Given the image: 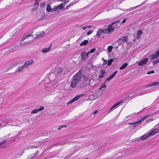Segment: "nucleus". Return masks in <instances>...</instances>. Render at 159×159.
Here are the masks:
<instances>
[{"instance_id":"13d9d810","label":"nucleus","mask_w":159,"mask_h":159,"mask_svg":"<svg viewBox=\"0 0 159 159\" xmlns=\"http://www.w3.org/2000/svg\"><path fill=\"white\" fill-rule=\"evenodd\" d=\"M59 144H60V143H55L53 144V145L54 146H57L58 145H59Z\"/></svg>"},{"instance_id":"20e7f679","label":"nucleus","mask_w":159,"mask_h":159,"mask_svg":"<svg viewBox=\"0 0 159 159\" xmlns=\"http://www.w3.org/2000/svg\"><path fill=\"white\" fill-rule=\"evenodd\" d=\"M81 95H77L74 98H73L71 100H70L67 103V105H68L72 103L73 102L77 100H78L80 97H81Z\"/></svg>"},{"instance_id":"a19ab883","label":"nucleus","mask_w":159,"mask_h":159,"mask_svg":"<svg viewBox=\"0 0 159 159\" xmlns=\"http://www.w3.org/2000/svg\"><path fill=\"white\" fill-rule=\"evenodd\" d=\"M66 126H67L66 125H61V126H59V127L57 129L60 130L62 128H63V127H66Z\"/></svg>"},{"instance_id":"a211bd4d","label":"nucleus","mask_w":159,"mask_h":159,"mask_svg":"<svg viewBox=\"0 0 159 159\" xmlns=\"http://www.w3.org/2000/svg\"><path fill=\"white\" fill-rule=\"evenodd\" d=\"M105 34L104 33V29H99L97 32L96 35L97 36L100 37L102 34Z\"/></svg>"},{"instance_id":"c85d7f7f","label":"nucleus","mask_w":159,"mask_h":159,"mask_svg":"<svg viewBox=\"0 0 159 159\" xmlns=\"http://www.w3.org/2000/svg\"><path fill=\"white\" fill-rule=\"evenodd\" d=\"M113 48V47L112 46H109L107 48L108 52L110 53L111 52V51Z\"/></svg>"},{"instance_id":"ddd939ff","label":"nucleus","mask_w":159,"mask_h":159,"mask_svg":"<svg viewBox=\"0 0 159 159\" xmlns=\"http://www.w3.org/2000/svg\"><path fill=\"white\" fill-rule=\"evenodd\" d=\"M140 123L139 122V121L138 120L134 122L129 123H128V124L129 125H132V126L133 127H135L137 126Z\"/></svg>"},{"instance_id":"680f3d73","label":"nucleus","mask_w":159,"mask_h":159,"mask_svg":"<svg viewBox=\"0 0 159 159\" xmlns=\"http://www.w3.org/2000/svg\"><path fill=\"white\" fill-rule=\"evenodd\" d=\"M126 19H124L122 21V23H124L126 21Z\"/></svg>"},{"instance_id":"f704fd0d","label":"nucleus","mask_w":159,"mask_h":159,"mask_svg":"<svg viewBox=\"0 0 159 159\" xmlns=\"http://www.w3.org/2000/svg\"><path fill=\"white\" fill-rule=\"evenodd\" d=\"M106 85L105 84V82L102 84L101 86L100 87V88H99V90H101V89H102L103 88H106Z\"/></svg>"},{"instance_id":"4468645a","label":"nucleus","mask_w":159,"mask_h":159,"mask_svg":"<svg viewBox=\"0 0 159 159\" xmlns=\"http://www.w3.org/2000/svg\"><path fill=\"white\" fill-rule=\"evenodd\" d=\"M62 69L61 68H59L57 69L55 71L54 73L55 74L58 75H60L61 74Z\"/></svg>"},{"instance_id":"bf43d9fd","label":"nucleus","mask_w":159,"mask_h":159,"mask_svg":"<svg viewBox=\"0 0 159 159\" xmlns=\"http://www.w3.org/2000/svg\"><path fill=\"white\" fill-rule=\"evenodd\" d=\"M26 39L25 38V37H24V38H23L21 40L20 42H21L22 41H24V40Z\"/></svg>"},{"instance_id":"603ef678","label":"nucleus","mask_w":159,"mask_h":159,"mask_svg":"<svg viewBox=\"0 0 159 159\" xmlns=\"http://www.w3.org/2000/svg\"><path fill=\"white\" fill-rule=\"evenodd\" d=\"M107 61L106 60L103 59V64H106L107 63Z\"/></svg>"},{"instance_id":"6ab92c4d","label":"nucleus","mask_w":159,"mask_h":159,"mask_svg":"<svg viewBox=\"0 0 159 159\" xmlns=\"http://www.w3.org/2000/svg\"><path fill=\"white\" fill-rule=\"evenodd\" d=\"M51 46H50L48 47L47 48H45L43 49L42 50V51L43 53H45L48 52L51 49Z\"/></svg>"},{"instance_id":"09e8293b","label":"nucleus","mask_w":159,"mask_h":159,"mask_svg":"<svg viewBox=\"0 0 159 159\" xmlns=\"http://www.w3.org/2000/svg\"><path fill=\"white\" fill-rule=\"evenodd\" d=\"M46 5V3H42L40 4V6L41 7H43Z\"/></svg>"},{"instance_id":"7ed1b4c3","label":"nucleus","mask_w":159,"mask_h":159,"mask_svg":"<svg viewBox=\"0 0 159 159\" xmlns=\"http://www.w3.org/2000/svg\"><path fill=\"white\" fill-rule=\"evenodd\" d=\"M88 53L86 52H82L81 53V56L82 60L84 61H85L88 58Z\"/></svg>"},{"instance_id":"338daca9","label":"nucleus","mask_w":159,"mask_h":159,"mask_svg":"<svg viewBox=\"0 0 159 159\" xmlns=\"http://www.w3.org/2000/svg\"><path fill=\"white\" fill-rule=\"evenodd\" d=\"M59 1H61V2H64L66 1V2H66V0H59Z\"/></svg>"},{"instance_id":"9b49d317","label":"nucleus","mask_w":159,"mask_h":159,"mask_svg":"<svg viewBox=\"0 0 159 159\" xmlns=\"http://www.w3.org/2000/svg\"><path fill=\"white\" fill-rule=\"evenodd\" d=\"M117 72V71H115L112 75L106 79L105 81H108L112 79L115 76Z\"/></svg>"},{"instance_id":"e433bc0d","label":"nucleus","mask_w":159,"mask_h":159,"mask_svg":"<svg viewBox=\"0 0 159 159\" xmlns=\"http://www.w3.org/2000/svg\"><path fill=\"white\" fill-rule=\"evenodd\" d=\"M95 50H96L95 48H93L90 50L89 52H88V53L89 54V53H92L95 51Z\"/></svg>"},{"instance_id":"1a4fd4ad","label":"nucleus","mask_w":159,"mask_h":159,"mask_svg":"<svg viewBox=\"0 0 159 159\" xmlns=\"http://www.w3.org/2000/svg\"><path fill=\"white\" fill-rule=\"evenodd\" d=\"M159 132V129L158 128H156L152 130L151 132L149 133L150 136L154 135Z\"/></svg>"},{"instance_id":"2eb2a0df","label":"nucleus","mask_w":159,"mask_h":159,"mask_svg":"<svg viewBox=\"0 0 159 159\" xmlns=\"http://www.w3.org/2000/svg\"><path fill=\"white\" fill-rule=\"evenodd\" d=\"M8 121L6 120H2L0 122V128L5 126L8 123Z\"/></svg>"},{"instance_id":"f257e3e1","label":"nucleus","mask_w":159,"mask_h":159,"mask_svg":"<svg viewBox=\"0 0 159 159\" xmlns=\"http://www.w3.org/2000/svg\"><path fill=\"white\" fill-rule=\"evenodd\" d=\"M82 74L83 70L80 69L73 76L70 82L71 87L75 88L76 87L81 79Z\"/></svg>"},{"instance_id":"4be33fe9","label":"nucleus","mask_w":159,"mask_h":159,"mask_svg":"<svg viewBox=\"0 0 159 159\" xmlns=\"http://www.w3.org/2000/svg\"><path fill=\"white\" fill-rule=\"evenodd\" d=\"M143 34V31L142 30H139L137 33V37L136 39H139L140 35Z\"/></svg>"},{"instance_id":"0eeeda50","label":"nucleus","mask_w":159,"mask_h":159,"mask_svg":"<svg viewBox=\"0 0 159 159\" xmlns=\"http://www.w3.org/2000/svg\"><path fill=\"white\" fill-rule=\"evenodd\" d=\"M148 59V58H145L141 60L137 64L140 66H142L146 64Z\"/></svg>"},{"instance_id":"49530a36","label":"nucleus","mask_w":159,"mask_h":159,"mask_svg":"<svg viewBox=\"0 0 159 159\" xmlns=\"http://www.w3.org/2000/svg\"><path fill=\"white\" fill-rule=\"evenodd\" d=\"M154 73V71L153 70L147 72V74H153Z\"/></svg>"},{"instance_id":"052dcab7","label":"nucleus","mask_w":159,"mask_h":159,"mask_svg":"<svg viewBox=\"0 0 159 159\" xmlns=\"http://www.w3.org/2000/svg\"><path fill=\"white\" fill-rule=\"evenodd\" d=\"M39 152L38 150L36 151L35 152V155L36 156L38 154Z\"/></svg>"},{"instance_id":"c756f323","label":"nucleus","mask_w":159,"mask_h":159,"mask_svg":"<svg viewBox=\"0 0 159 159\" xmlns=\"http://www.w3.org/2000/svg\"><path fill=\"white\" fill-rule=\"evenodd\" d=\"M51 9V7L50 5L49 4H47V8H46L47 11L48 12H50Z\"/></svg>"},{"instance_id":"7c9ffc66","label":"nucleus","mask_w":159,"mask_h":159,"mask_svg":"<svg viewBox=\"0 0 159 159\" xmlns=\"http://www.w3.org/2000/svg\"><path fill=\"white\" fill-rule=\"evenodd\" d=\"M38 146H30L29 147L27 148H26L25 149V150H26L27 149H32L33 148H37Z\"/></svg>"},{"instance_id":"72a5a7b5","label":"nucleus","mask_w":159,"mask_h":159,"mask_svg":"<svg viewBox=\"0 0 159 159\" xmlns=\"http://www.w3.org/2000/svg\"><path fill=\"white\" fill-rule=\"evenodd\" d=\"M34 7L32 9V11L36 10L37 9H38V7H39V5H38V6H37L36 5H35V4H34Z\"/></svg>"},{"instance_id":"473e14b6","label":"nucleus","mask_w":159,"mask_h":159,"mask_svg":"<svg viewBox=\"0 0 159 159\" xmlns=\"http://www.w3.org/2000/svg\"><path fill=\"white\" fill-rule=\"evenodd\" d=\"M19 138V136L18 135H16L15 137H13V138L11 139V140L12 141H15L16 140V139H18Z\"/></svg>"},{"instance_id":"de8ad7c7","label":"nucleus","mask_w":159,"mask_h":159,"mask_svg":"<svg viewBox=\"0 0 159 159\" xmlns=\"http://www.w3.org/2000/svg\"><path fill=\"white\" fill-rule=\"evenodd\" d=\"M93 32V30H89L87 33L88 35H89Z\"/></svg>"},{"instance_id":"c03bdc74","label":"nucleus","mask_w":159,"mask_h":159,"mask_svg":"<svg viewBox=\"0 0 159 159\" xmlns=\"http://www.w3.org/2000/svg\"><path fill=\"white\" fill-rule=\"evenodd\" d=\"M146 117H145V116H143L142 118H141V120H139V122H140V123H141V122H142L144 120H145V119H146Z\"/></svg>"},{"instance_id":"a878e982","label":"nucleus","mask_w":159,"mask_h":159,"mask_svg":"<svg viewBox=\"0 0 159 159\" xmlns=\"http://www.w3.org/2000/svg\"><path fill=\"white\" fill-rule=\"evenodd\" d=\"M24 153V150H23L21 151L20 153H17L16 156V157H19L22 155V154Z\"/></svg>"},{"instance_id":"6e6d98bb","label":"nucleus","mask_w":159,"mask_h":159,"mask_svg":"<svg viewBox=\"0 0 159 159\" xmlns=\"http://www.w3.org/2000/svg\"><path fill=\"white\" fill-rule=\"evenodd\" d=\"M99 78H102L104 77V75L101 74L99 75Z\"/></svg>"},{"instance_id":"79ce46f5","label":"nucleus","mask_w":159,"mask_h":159,"mask_svg":"<svg viewBox=\"0 0 159 159\" xmlns=\"http://www.w3.org/2000/svg\"><path fill=\"white\" fill-rule=\"evenodd\" d=\"M40 0H35L34 4L36 5L37 6H38V5H39V2L40 1Z\"/></svg>"},{"instance_id":"6e6552de","label":"nucleus","mask_w":159,"mask_h":159,"mask_svg":"<svg viewBox=\"0 0 159 159\" xmlns=\"http://www.w3.org/2000/svg\"><path fill=\"white\" fill-rule=\"evenodd\" d=\"M159 56V55L156 52L155 54H152L149 56V58L150 60H153L157 58Z\"/></svg>"},{"instance_id":"774afa93","label":"nucleus","mask_w":159,"mask_h":159,"mask_svg":"<svg viewBox=\"0 0 159 159\" xmlns=\"http://www.w3.org/2000/svg\"><path fill=\"white\" fill-rule=\"evenodd\" d=\"M144 116H145V117H146V118H147L149 116V115H147Z\"/></svg>"},{"instance_id":"b1692460","label":"nucleus","mask_w":159,"mask_h":159,"mask_svg":"<svg viewBox=\"0 0 159 159\" xmlns=\"http://www.w3.org/2000/svg\"><path fill=\"white\" fill-rule=\"evenodd\" d=\"M88 40H85L80 43V45L81 46L86 45L88 44Z\"/></svg>"},{"instance_id":"9d476101","label":"nucleus","mask_w":159,"mask_h":159,"mask_svg":"<svg viewBox=\"0 0 159 159\" xmlns=\"http://www.w3.org/2000/svg\"><path fill=\"white\" fill-rule=\"evenodd\" d=\"M150 137L149 134H145L140 137V140H144L149 138Z\"/></svg>"},{"instance_id":"412c9836","label":"nucleus","mask_w":159,"mask_h":159,"mask_svg":"<svg viewBox=\"0 0 159 159\" xmlns=\"http://www.w3.org/2000/svg\"><path fill=\"white\" fill-rule=\"evenodd\" d=\"M45 35V33L43 31H42L40 32V33L37 35V36L36 37H34V38L36 39L38 38H40L43 36Z\"/></svg>"},{"instance_id":"864d4df0","label":"nucleus","mask_w":159,"mask_h":159,"mask_svg":"<svg viewBox=\"0 0 159 159\" xmlns=\"http://www.w3.org/2000/svg\"><path fill=\"white\" fill-rule=\"evenodd\" d=\"M3 100V99L2 98L0 97V104H1L2 103Z\"/></svg>"},{"instance_id":"c9c22d12","label":"nucleus","mask_w":159,"mask_h":159,"mask_svg":"<svg viewBox=\"0 0 159 159\" xmlns=\"http://www.w3.org/2000/svg\"><path fill=\"white\" fill-rule=\"evenodd\" d=\"M158 63H159V61L157 59V60L153 61V66H154Z\"/></svg>"},{"instance_id":"cd10ccee","label":"nucleus","mask_w":159,"mask_h":159,"mask_svg":"<svg viewBox=\"0 0 159 159\" xmlns=\"http://www.w3.org/2000/svg\"><path fill=\"white\" fill-rule=\"evenodd\" d=\"M144 3V2H143L140 5H138V6H136L135 7H132L128 9L127 10L130 11L131 10H133L134 9L136 8H137L139 7V6H141V5H143Z\"/></svg>"},{"instance_id":"58836bf2","label":"nucleus","mask_w":159,"mask_h":159,"mask_svg":"<svg viewBox=\"0 0 159 159\" xmlns=\"http://www.w3.org/2000/svg\"><path fill=\"white\" fill-rule=\"evenodd\" d=\"M28 42H25L24 43H23L22 42H20V44L21 46H24L25 45H27V44L28 43Z\"/></svg>"},{"instance_id":"393cba45","label":"nucleus","mask_w":159,"mask_h":159,"mask_svg":"<svg viewBox=\"0 0 159 159\" xmlns=\"http://www.w3.org/2000/svg\"><path fill=\"white\" fill-rule=\"evenodd\" d=\"M128 65V64L126 63H125L123 64L119 68L120 70H122L125 69Z\"/></svg>"},{"instance_id":"0e129e2a","label":"nucleus","mask_w":159,"mask_h":159,"mask_svg":"<svg viewBox=\"0 0 159 159\" xmlns=\"http://www.w3.org/2000/svg\"><path fill=\"white\" fill-rule=\"evenodd\" d=\"M87 28V27L85 26V27H83L82 28V29L83 30H85Z\"/></svg>"},{"instance_id":"4c0bfd02","label":"nucleus","mask_w":159,"mask_h":159,"mask_svg":"<svg viewBox=\"0 0 159 159\" xmlns=\"http://www.w3.org/2000/svg\"><path fill=\"white\" fill-rule=\"evenodd\" d=\"M56 10H57V8L56 7H54L53 8H51L50 12H52L54 11H56Z\"/></svg>"},{"instance_id":"ea45409f","label":"nucleus","mask_w":159,"mask_h":159,"mask_svg":"<svg viewBox=\"0 0 159 159\" xmlns=\"http://www.w3.org/2000/svg\"><path fill=\"white\" fill-rule=\"evenodd\" d=\"M101 74L104 75L105 73V71L104 69H102L100 70Z\"/></svg>"},{"instance_id":"f8f14e48","label":"nucleus","mask_w":159,"mask_h":159,"mask_svg":"<svg viewBox=\"0 0 159 159\" xmlns=\"http://www.w3.org/2000/svg\"><path fill=\"white\" fill-rule=\"evenodd\" d=\"M34 62V61L33 60H30L26 61L24 64V66L25 67H26L28 66L31 65Z\"/></svg>"},{"instance_id":"69168bd1","label":"nucleus","mask_w":159,"mask_h":159,"mask_svg":"<svg viewBox=\"0 0 159 159\" xmlns=\"http://www.w3.org/2000/svg\"><path fill=\"white\" fill-rule=\"evenodd\" d=\"M156 52L159 55V48L157 50V51Z\"/></svg>"},{"instance_id":"aec40b11","label":"nucleus","mask_w":159,"mask_h":159,"mask_svg":"<svg viewBox=\"0 0 159 159\" xmlns=\"http://www.w3.org/2000/svg\"><path fill=\"white\" fill-rule=\"evenodd\" d=\"M123 100H121L117 103H116L115 105H114L111 107V109H113L116 106H118V105L122 103L123 102Z\"/></svg>"},{"instance_id":"8fccbe9b","label":"nucleus","mask_w":159,"mask_h":159,"mask_svg":"<svg viewBox=\"0 0 159 159\" xmlns=\"http://www.w3.org/2000/svg\"><path fill=\"white\" fill-rule=\"evenodd\" d=\"M31 36H32V35L31 34H28V35L25 36V38L27 39H28L29 37Z\"/></svg>"},{"instance_id":"3c124183","label":"nucleus","mask_w":159,"mask_h":159,"mask_svg":"<svg viewBox=\"0 0 159 159\" xmlns=\"http://www.w3.org/2000/svg\"><path fill=\"white\" fill-rule=\"evenodd\" d=\"M31 36H32V35L31 34H28V35L25 36V38L27 39H28L29 37Z\"/></svg>"},{"instance_id":"39448f33","label":"nucleus","mask_w":159,"mask_h":159,"mask_svg":"<svg viewBox=\"0 0 159 159\" xmlns=\"http://www.w3.org/2000/svg\"><path fill=\"white\" fill-rule=\"evenodd\" d=\"M116 27H111L108 28L107 29H104V33L105 34H107L113 32L115 28H116L118 27V26H117V24H116Z\"/></svg>"},{"instance_id":"5701e85b","label":"nucleus","mask_w":159,"mask_h":159,"mask_svg":"<svg viewBox=\"0 0 159 159\" xmlns=\"http://www.w3.org/2000/svg\"><path fill=\"white\" fill-rule=\"evenodd\" d=\"M159 85V81L156 82H154L152 83V84H151L148 85L147 86H145V87H148L150 86H156Z\"/></svg>"},{"instance_id":"2f4dec72","label":"nucleus","mask_w":159,"mask_h":159,"mask_svg":"<svg viewBox=\"0 0 159 159\" xmlns=\"http://www.w3.org/2000/svg\"><path fill=\"white\" fill-rule=\"evenodd\" d=\"M113 59H111L110 60H108L107 62V65L108 66H110L111 65L113 61Z\"/></svg>"},{"instance_id":"a18cd8bd","label":"nucleus","mask_w":159,"mask_h":159,"mask_svg":"<svg viewBox=\"0 0 159 159\" xmlns=\"http://www.w3.org/2000/svg\"><path fill=\"white\" fill-rule=\"evenodd\" d=\"M140 140V138H137L135 139V140L134 141V142H139Z\"/></svg>"},{"instance_id":"f03ea898","label":"nucleus","mask_w":159,"mask_h":159,"mask_svg":"<svg viewBox=\"0 0 159 159\" xmlns=\"http://www.w3.org/2000/svg\"><path fill=\"white\" fill-rule=\"evenodd\" d=\"M127 36H125L122 38L119 39L116 42V43H118V45L117 46V47L121 44V41H122L124 42H125L127 41Z\"/></svg>"},{"instance_id":"f3484780","label":"nucleus","mask_w":159,"mask_h":159,"mask_svg":"<svg viewBox=\"0 0 159 159\" xmlns=\"http://www.w3.org/2000/svg\"><path fill=\"white\" fill-rule=\"evenodd\" d=\"M120 21V20H118L110 23L108 26V28L115 27V24Z\"/></svg>"},{"instance_id":"4d7b16f0","label":"nucleus","mask_w":159,"mask_h":159,"mask_svg":"<svg viewBox=\"0 0 159 159\" xmlns=\"http://www.w3.org/2000/svg\"><path fill=\"white\" fill-rule=\"evenodd\" d=\"M32 158V157L31 155H30L27 158V159H31Z\"/></svg>"},{"instance_id":"5fc2aeb1","label":"nucleus","mask_w":159,"mask_h":159,"mask_svg":"<svg viewBox=\"0 0 159 159\" xmlns=\"http://www.w3.org/2000/svg\"><path fill=\"white\" fill-rule=\"evenodd\" d=\"M31 155L32 158L36 156L35 155V154H31Z\"/></svg>"},{"instance_id":"423d86ee","label":"nucleus","mask_w":159,"mask_h":159,"mask_svg":"<svg viewBox=\"0 0 159 159\" xmlns=\"http://www.w3.org/2000/svg\"><path fill=\"white\" fill-rule=\"evenodd\" d=\"M44 109V107L43 106H41L39 108L35 109L31 111V114H35L40 111H42Z\"/></svg>"},{"instance_id":"bb28decb","label":"nucleus","mask_w":159,"mask_h":159,"mask_svg":"<svg viewBox=\"0 0 159 159\" xmlns=\"http://www.w3.org/2000/svg\"><path fill=\"white\" fill-rule=\"evenodd\" d=\"M25 67L24 65L21 66L19 67H18L17 68V70H16V72L18 71V72H20L22 71V70L23 69V68Z\"/></svg>"},{"instance_id":"e2e57ef3","label":"nucleus","mask_w":159,"mask_h":159,"mask_svg":"<svg viewBox=\"0 0 159 159\" xmlns=\"http://www.w3.org/2000/svg\"><path fill=\"white\" fill-rule=\"evenodd\" d=\"M97 112H98V111L96 110L94 111L93 112V114L94 115H95L96 114Z\"/></svg>"},{"instance_id":"dca6fc26","label":"nucleus","mask_w":159,"mask_h":159,"mask_svg":"<svg viewBox=\"0 0 159 159\" xmlns=\"http://www.w3.org/2000/svg\"><path fill=\"white\" fill-rule=\"evenodd\" d=\"M68 2V1H67V2L65 1L64 2L60 4L59 5L57 6V7H56L57 8V10L60 9H62L63 7L65 6L66 3H67Z\"/></svg>"},{"instance_id":"37998d69","label":"nucleus","mask_w":159,"mask_h":159,"mask_svg":"<svg viewBox=\"0 0 159 159\" xmlns=\"http://www.w3.org/2000/svg\"><path fill=\"white\" fill-rule=\"evenodd\" d=\"M6 140H4L2 142H0V146L2 145L3 144H4L6 142Z\"/></svg>"}]
</instances>
